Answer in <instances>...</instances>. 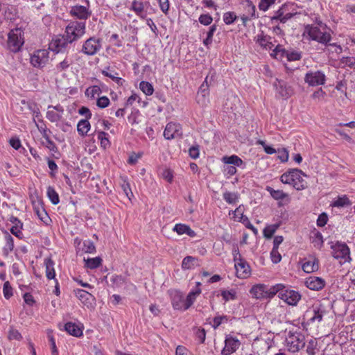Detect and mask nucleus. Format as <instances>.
<instances>
[{"instance_id": "nucleus-40", "label": "nucleus", "mask_w": 355, "mask_h": 355, "mask_svg": "<svg viewBox=\"0 0 355 355\" xmlns=\"http://www.w3.org/2000/svg\"><path fill=\"white\" fill-rule=\"evenodd\" d=\"M287 51H286L281 45H277L272 50L270 55L275 58L276 59L282 60L285 58Z\"/></svg>"}, {"instance_id": "nucleus-59", "label": "nucleus", "mask_w": 355, "mask_h": 355, "mask_svg": "<svg viewBox=\"0 0 355 355\" xmlns=\"http://www.w3.org/2000/svg\"><path fill=\"white\" fill-rule=\"evenodd\" d=\"M3 295L6 299H9L12 296V288L9 282H6L3 284Z\"/></svg>"}, {"instance_id": "nucleus-21", "label": "nucleus", "mask_w": 355, "mask_h": 355, "mask_svg": "<svg viewBox=\"0 0 355 355\" xmlns=\"http://www.w3.org/2000/svg\"><path fill=\"white\" fill-rule=\"evenodd\" d=\"M293 17V12H288L285 10H283V8H279L275 12V15L271 17V20L272 21H279L281 23L284 24Z\"/></svg>"}, {"instance_id": "nucleus-60", "label": "nucleus", "mask_w": 355, "mask_h": 355, "mask_svg": "<svg viewBox=\"0 0 355 355\" xmlns=\"http://www.w3.org/2000/svg\"><path fill=\"white\" fill-rule=\"evenodd\" d=\"M121 188L125 196L130 200V198L133 196V194L131 191L130 184L126 180H123V183L121 184Z\"/></svg>"}, {"instance_id": "nucleus-19", "label": "nucleus", "mask_w": 355, "mask_h": 355, "mask_svg": "<svg viewBox=\"0 0 355 355\" xmlns=\"http://www.w3.org/2000/svg\"><path fill=\"white\" fill-rule=\"evenodd\" d=\"M200 266L199 259L192 256H187L182 262V268L183 270H192Z\"/></svg>"}, {"instance_id": "nucleus-41", "label": "nucleus", "mask_w": 355, "mask_h": 355, "mask_svg": "<svg viewBox=\"0 0 355 355\" xmlns=\"http://www.w3.org/2000/svg\"><path fill=\"white\" fill-rule=\"evenodd\" d=\"M47 196L49 198L50 201L53 205H58L60 202V198L58 193L52 187H49L47 188Z\"/></svg>"}, {"instance_id": "nucleus-63", "label": "nucleus", "mask_w": 355, "mask_h": 355, "mask_svg": "<svg viewBox=\"0 0 355 355\" xmlns=\"http://www.w3.org/2000/svg\"><path fill=\"white\" fill-rule=\"evenodd\" d=\"M35 212L37 215L38 216L39 218L43 221L44 223H46L47 220L49 219L47 213L45 211L44 209H42L40 210V209H35Z\"/></svg>"}, {"instance_id": "nucleus-42", "label": "nucleus", "mask_w": 355, "mask_h": 355, "mask_svg": "<svg viewBox=\"0 0 355 355\" xmlns=\"http://www.w3.org/2000/svg\"><path fill=\"white\" fill-rule=\"evenodd\" d=\"M223 199L229 204H235L239 200V194L226 191L223 193Z\"/></svg>"}, {"instance_id": "nucleus-56", "label": "nucleus", "mask_w": 355, "mask_h": 355, "mask_svg": "<svg viewBox=\"0 0 355 355\" xmlns=\"http://www.w3.org/2000/svg\"><path fill=\"white\" fill-rule=\"evenodd\" d=\"M198 21L201 24L208 26L211 24L213 18L209 14H202L200 15Z\"/></svg>"}, {"instance_id": "nucleus-28", "label": "nucleus", "mask_w": 355, "mask_h": 355, "mask_svg": "<svg viewBox=\"0 0 355 355\" xmlns=\"http://www.w3.org/2000/svg\"><path fill=\"white\" fill-rule=\"evenodd\" d=\"M201 293V290L198 288L196 291L189 292L187 298L184 300V310L188 309L195 302L196 296Z\"/></svg>"}, {"instance_id": "nucleus-27", "label": "nucleus", "mask_w": 355, "mask_h": 355, "mask_svg": "<svg viewBox=\"0 0 355 355\" xmlns=\"http://www.w3.org/2000/svg\"><path fill=\"white\" fill-rule=\"evenodd\" d=\"M284 288V285L282 284H277L275 286H272L270 288L266 286V298H272L276 294H278V297H279V293H282V291Z\"/></svg>"}, {"instance_id": "nucleus-50", "label": "nucleus", "mask_w": 355, "mask_h": 355, "mask_svg": "<svg viewBox=\"0 0 355 355\" xmlns=\"http://www.w3.org/2000/svg\"><path fill=\"white\" fill-rule=\"evenodd\" d=\"M237 16L234 12H227L223 15V21L227 25L233 24Z\"/></svg>"}, {"instance_id": "nucleus-8", "label": "nucleus", "mask_w": 355, "mask_h": 355, "mask_svg": "<svg viewBox=\"0 0 355 355\" xmlns=\"http://www.w3.org/2000/svg\"><path fill=\"white\" fill-rule=\"evenodd\" d=\"M72 42L67 40V37L64 34L62 36L53 40L51 44V48L53 51L56 52L57 54L64 53L68 54L69 51L71 49Z\"/></svg>"}, {"instance_id": "nucleus-14", "label": "nucleus", "mask_w": 355, "mask_h": 355, "mask_svg": "<svg viewBox=\"0 0 355 355\" xmlns=\"http://www.w3.org/2000/svg\"><path fill=\"white\" fill-rule=\"evenodd\" d=\"M182 135V131L180 124L173 122L167 123L164 131V137L168 140L180 137Z\"/></svg>"}, {"instance_id": "nucleus-16", "label": "nucleus", "mask_w": 355, "mask_h": 355, "mask_svg": "<svg viewBox=\"0 0 355 355\" xmlns=\"http://www.w3.org/2000/svg\"><path fill=\"white\" fill-rule=\"evenodd\" d=\"M305 285L311 290L319 291L324 288L325 281L321 277L311 276L306 278Z\"/></svg>"}, {"instance_id": "nucleus-53", "label": "nucleus", "mask_w": 355, "mask_h": 355, "mask_svg": "<svg viewBox=\"0 0 355 355\" xmlns=\"http://www.w3.org/2000/svg\"><path fill=\"white\" fill-rule=\"evenodd\" d=\"M46 118L51 122H58L61 119L62 116L54 110H50V109H49L46 112Z\"/></svg>"}, {"instance_id": "nucleus-61", "label": "nucleus", "mask_w": 355, "mask_h": 355, "mask_svg": "<svg viewBox=\"0 0 355 355\" xmlns=\"http://www.w3.org/2000/svg\"><path fill=\"white\" fill-rule=\"evenodd\" d=\"M328 221V216L326 213H322L319 215L318 220H317V225L318 227H323L324 226Z\"/></svg>"}, {"instance_id": "nucleus-4", "label": "nucleus", "mask_w": 355, "mask_h": 355, "mask_svg": "<svg viewBox=\"0 0 355 355\" xmlns=\"http://www.w3.org/2000/svg\"><path fill=\"white\" fill-rule=\"evenodd\" d=\"M24 43V32L21 28H15L9 32L7 48L11 52L17 53L19 51Z\"/></svg>"}, {"instance_id": "nucleus-25", "label": "nucleus", "mask_w": 355, "mask_h": 355, "mask_svg": "<svg viewBox=\"0 0 355 355\" xmlns=\"http://www.w3.org/2000/svg\"><path fill=\"white\" fill-rule=\"evenodd\" d=\"M250 293L257 299L266 298V286L263 284L254 286L251 288Z\"/></svg>"}, {"instance_id": "nucleus-7", "label": "nucleus", "mask_w": 355, "mask_h": 355, "mask_svg": "<svg viewBox=\"0 0 355 355\" xmlns=\"http://www.w3.org/2000/svg\"><path fill=\"white\" fill-rule=\"evenodd\" d=\"M101 48V40L92 37L83 43L81 52L87 55H94L96 54Z\"/></svg>"}, {"instance_id": "nucleus-51", "label": "nucleus", "mask_w": 355, "mask_h": 355, "mask_svg": "<svg viewBox=\"0 0 355 355\" xmlns=\"http://www.w3.org/2000/svg\"><path fill=\"white\" fill-rule=\"evenodd\" d=\"M279 8H283V10H285L288 12H293V16L297 14V6L293 3H286L283 4Z\"/></svg>"}, {"instance_id": "nucleus-1", "label": "nucleus", "mask_w": 355, "mask_h": 355, "mask_svg": "<svg viewBox=\"0 0 355 355\" xmlns=\"http://www.w3.org/2000/svg\"><path fill=\"white\" fill-rule=\"evenodd\" d=\"M327 27L324 26L322 29L318 26L313 25H307L305 27V31L312 40H315L324 45H329L335 47V51L337 53L342 52V47L336 44H329L331 40V36L329 32L327 31Z\"/></svg>"}, {"instance_id": "nucleus-12", "label": "nucleus", "mask_w": 355, "mask_h": 355, "mask_svg": "<svg viewBox=\"0 0 355 355\" xmlns=\"http://www.w3.org/2000/svg\"><path fill=\"white\" fill-rule=\"evenodd\" d=\"M49 51L46 49H39L31 56V63L34 67L42 68L49 60Z\"/></svg>"}, {"instance_id": "nucleus-30", "label": "nucleus", "mask_w": 355, "mask_h": 355, "mask_svg": "<svg viewBox=\"0 0 355 355\" xmlns=\"http://www.w3.org/2000/svg\"><path fill=\"white\" fill-rule=\"evenodd\" d=\"M90 129V123L87 119H81L77 125V130L81 136H85Z\"/></svg>"}, {"instance_id": "nucleus-22", "label": "nucleus", "mask_w": 355, "mask_h": 355, "mask_svg": "<svg viewBox=\"0 0 355 355\" xmlns=\"http://www.w3.org/2000/svg\"><path fill=\"white\" fill-rule=\"evenodd\" d=\"M64 330L70 335L80 337L83 335V329L76 324L69 322L64 325Z\"/></svg>"}, {"instance_id": "nucleus-10", "label": "nucleus", "mask_w": 355, "mask_h": 355, "mask_svg": "<svg viewBox=\"0 0 355 355\" xmlns=\"http://www.w3.org/2000/svg\"><path fill=\"white\" fill-rule=\"evenodd\" d=\"M304 81L312 87L322 85L325 83V75L321 71H310L306 73Z\"/></svg>"}, {"instance_id": "nucleus-46", "label": "nucleus", "mask_w": 355, "mask_h": 355, "mask_svg": "<svg viewBox=\"0 0 355 355\" xmlns=\"http://www.w3.org/2000/svg\"><path fill=\"white\" fill-rule=\"evenodd\" d=\"M101 93V89L100 87L97 85L92 86L89 87L85 91V95L88 97L95 98L96 96H99Z\"/></svg>"}, {"instance_id": "nucleus-52", "label": "nucleus", "mask_w": 355, "mask_h": 355, "mask_svg": "<svg viewBox=\"0 0 355 355\" xmlns=\"http://www.w3.org/2000/svg\"><path fill=\"white\" fill-rule=\"evenodd\" d=\"M83 250L85 253H93L95 252L96 248L92 241L87 240L83 242Z\"/></svg>"}, {"instance_id": "nucleus-48", "label": "nucleus", "mask_w": 355, "mask_h": 355, "mask_svg": "<svg viewBox=\"0 0 355 355\" xmlns=\"http://www.w3.org/2000/svg\"><path fill=\"white\" fill-rule=\"evenodd\" d=\"M318 346V342L315 339H311L308 342V345L306 346V353L309 355H315V350L317 349Z\"/></svg>"}, {"instance_id": "nucleus-47", "label": "nucleus", "mask_w": 355, "mask_h": 355, "mask_svg": "<svg viewBox=\"0 0 355 355\" xmlns=\"http://www.w3.org/2000/svg\"><path fill=\"white\" fill-rule=\"evenodd\" d=\"M277 0H260L259 3V9L261 11H267L273 4L275 3Z\"/></svg>"}, {"instance_id": "nucleus-45", "label": "nucleus", "mask_w": 355, "mask_h": 355, "mask_svg": "<svg viewBox=\"0 0 355 355\" xmlns=\"http://www.w3.org/2000/svg\"><path fill=\"white\" fill-rule=\"evenodd\" d=\"M141 90L146 95H151L153 93L154 89L153 85L146 81H141L139 84Z\"/></svg>"}, {"instance_id": "nucleus-15", "label": "nucleus", "mask_w": 355, "mask_h": 355, "mask_svg": "<svg viewBox=\"0 0 355 355\" xmlns=\"http://www.w3.org/2000/svg\"><path fill=\"white\" fill-rule=\"evenodd\" d=\"M241 345L240 341L232 336H227L225 340V347H223L221 354L230 355L239 347Z\"/></svg>"}, {"instance_id": "nucleus-9", "label": "nucleus", "mask_w": 355, "mask_h": 355, "mask_svg": "<svg viewBox=\"0 0 355 355\" xmlns=\"http://www.w3.org/2000/svg\"><path fill=\"white\" fill-rule=\"evenodd\" d=\"M327 313L324 305L321 303H317L306 311V315L309 316V321L311 323H319L322 320L323 316Z\"/></svg>"}, {"instance_id": "nucleus-13", "label": "nucleus", "mask_w": 355, "mask_h": 355, "mask_svg": "<svg viewBox=\"0 0 355 355\" xmlns=\"http://www.w3.org/2000/svg\"><path fill=\"white\" fill-rule=\"evenodd\" d=\"M279 298L288 305L295 306L301 299V295L297 291L286 288L284 286L282 293H279Z\"/></svg>"}, {"instance_id": "nucleus-36", "label": "nucleus", "mask_w": 355, "mask_h": 355, "mask_svg": "<svg viewBox=\"0 0 355 355\" xmlns=\"http://www.w3.org/2000/svg\"><path fill=\"white\" fill-rule=\"evenodd\" d=\"M279 224H273V225H267L263 229V236L266 239H271L272 236H273V234L277 231V230L279 228Z\"/></svg>"}, {"instance_id": "nucleus-31", "label": "nucleus", "mask_w": 355, "mask_h": 355, "mask_svg": "<svg viewBox=\"0 0 355 355\" xmlns=\"http://www.w3.org/2000/svg\"><path fill=\"white\" fill-rule=\"evenodd\" d=\"M130 10L134 11L136 13V15L139 16L140 17H145V15H144V5L143 2L134 0L132 2Z\"/></svg>"}, {"instance_id": "nucleus-11", "label": "nucleus", "mask_w": 355, "mask_h": 355, "mask_svg": "<svg viewBox=\"0 0 355 355\" xmlns=\"http://www.w3.org/2000/svg\"><path fill=\"white\" fill-rule=\"evenodd\" d=\"M56 62L55 70L57 73H62L67 70L73 64V59L67 53L57 54L54 58Z\"/></svg>"}, {"instance_id": "nucleus-62", "label": "nucleus", "mask_w": 355, "mask_h": 355, "mask_svg": "<svg viewBox=\"0 0 355 355\" xmlns=\"http://www.w3.org/2000/svg\"><path fill=\"white\" fill-rule=\"evenodd\" d=\"M285 57L288 61H296L301 59V55L297 52L287 51Z\"/></svg>"}, {"instance_id": "nucleus-23", "label": "nucleus", "mask_w": 355, "mask_h": 355, "mask_svg": "<svg viewBox=\"0 0 355 355\" xmlns=\"http://www.w3.org/2000/svg\"><path fill=\"white\" fill-rule=\"evenodd\" d=\"M173 230L177 232L179 235L186 234L191 237H194L196 235V232L191 230L189 225L185 224H176Z\"/></svg>"}, {"instance_id": "nucleus-5", "label": "nucleus", "mask_w": 355, "mask_h": 355, "mask_svg": "<svg viewBox=\"0 0 355 355\" xmlns=\"http://www.w3.org/2000/svg\"><path fill=\"white\" fill-rule=\"evenodd\" d=\"M286 344L288 351L291 352H298L305 345L304 336L298 331H289L286 338Z\"/></svg>"}, {"instance_id": "nucleus-38", "label": "nucleus", "mask_w": 355, "mask_h": 355, "mask_svg": "<svg viewBox=\"0 0 355 355\" xmlns=\"http://www.w3.org/2000/svg\"><path fill=\"white\" fill-rule=\"evenodd\" d=\"M266 190L270 193V196L275 200H283L288 196V195L283 192L282 190H275L270 187H267Z\"/></svg>"}, {"instance_id": "nucleus-37", "label": "nucleus", "mask_w": 355, "mask_h": 355, "mask_svg": "<svg viewBox=\"0 0 355 355\" xmlns=\"http://www.w3.org/2000/svg\"><path fill=\"white\" fill-rule=\"evenodd\" d=\"M223 161L225 164H233L234 166H239L243 164V161L236 155L225 156L223 157Z\"/></svg>"}, {"instance_id": "nucleus-29", "label": "nucleus", "mask_w": 355, "mask_h": 355, "mask_svg": "<svg viewBox=\"0 0 355 355\" xmlns=\"http://www.w3.org/2000/svg\"><path fill=\"white\" fill-rule=\"evenodd\" d=\"M318 260L313 259L304 262L302 265V270L306 273H311L318 270Z\"/></svg>"}, {"instance_id": "nucleus-44", "label": "nucleus", "mask_w": 355, "mask_h": 355, "mask_svg": "<svg viewBox=\"0 0 355 355\" xmlns=\"http://www.w3.org/2000/svg\"><path fill=\"white\" fill-rule=\"evenodd\" d=\"M221 296L225 302L234 300L236 298V292L234 289L230 291L223 290L221 291Z\"/></svg>"}, {"instance_id": "nucleus-6", "label": "nucleus", "mask_w": 355, "mask_h": 355, "mask_svg": "<svg viewBox=\"0 0 355 355\" xmlns=\"http://www.w3.org/2000/svg\"><path fill=\"white\" fill-rule=\"evenodd\" d=\"M332 256L336 259H341V262L346 263L350 262L352 259L350 257V250L346 243L342 242H337L331 245Z\"/></svg>"}, {"instance_id": "nucleus-18", "label": "nucleus", "mask_w": 355, "mask_h": 355, "mask_svg": "<svg viewBox=\"0 0 355 355\" xmlns=\"http://www.w3.org/2000/svg\"><path fill=\"white\" fill-rule=\"evenodd\" d=\"M235 268L239 278H245L250 274L249 265L242 259H239V262L235 263Z\"/></svg>"}, {"instance_id": "nucleus-55", "label": "nucleus", "mask_w": 355, "mask_h": 355, "mask_svg": "<svg viewBox=\"0 0 355 355\" xmlns=\"http://www.w3.org/2000/svg\"><path fill=\"white\" fill-rule=\"evenodd\" d=\"M340 62L345 66L355 69V58L354 57H343L340 60Z\"/></svg>"}, {"instance_id": "nucleus-54", "label": "nucleus", "mask_w": 355, "mask_h": 355, "mask_svg": "<svg viewBox=\"0 0 355 355\" xmlns=\"http://www.w3.org/2000/svg\"><path fill=\"white\" fill-rule=\"evenodd\" d=\"M98 139L101 141V144L104 148L110 145V141L107 137V133H105V132H98Z\"/></svg>"}, {"instance_id": "nucleus-39", "label": "nucleus", "mask_w": 355, "mask_h": 355, "mask_svg": "<svg viewBox=\"0 0 355 355\" xmlns=\"http://www.w3.org/2000/svg\"><path fill=\"white\" fill-rule=\"evenodd\" d=\"M102 73L107 77L110 78L112 80H114L118 85L121 86L123 85L124 80H123L121 78L118 77V73L116 72H110L109 68L107 70H103L102 71Z\"/></svg>"}, {"instance_id": "nucleus-32", "label": "nucleus", "mask_w": 355, "mask_h": 355, "mask_svg": "<svg viewBox=\"0 0 355 355\" xmlns=\"http://www.w3.org/2000/svg\"><path fill=\"white\" fill-rule=\"evenodd\" d=\"M270 39L271 38L267 35H260L257 36V42L265 49L270 50L273 46V44L270 41Z\"/></svg>"}, {"instance_id": "nucleus-24", "label": "nucleus", "mask_w": 355, "mask_h": 355, "mask_svg": "<svg viewBox=\"0 0 355 355\" xmlns=\"http://www.w3.org/2000/svg\"><path fill=\"white\" fill-rule=\"evenodd\" d=\"M75 295L85 304L90 303V300L93 298V295L83 289L74 290Z\"/></svg>"}, {"instance_id": "nucleus-3", "label": "nucleus", "mask_w": 355, "mask_h": 355, "mask_svg": "<svg viewBox=\"0 0 355 355\" xmlns=\"http://www.w3.org/2000/svg\"><path fill=\"white\" fill-rule=\"evenodd\" d=\"M85 33V21H71L65 29L64 35L69 42H75Z\"/></svg>"}, {"instance_id": "nucleus-57", "label": "nucleus", "mask_w": 355, "mask_h": 355, "mask_svg": "<svg viewBox=\"0 0 355 355\" xmlns=\"http://www.w3.org/2000/svg\"><path fill=\"white\" fill-rule=\"evenodd\" d=\"M270 257L272 263H278L282 260V256L280 253L279 252L278 249L272 248L270 252Z\"/></svg>"}, {"instance_id": "nucleus-43", "label": "nucleus", "mask_w": 355, "mask_h": 355, "mask_svg": "<svg viewBox=\"0 0 355 355\" xmlns=\"http://www.w3.org/2000/svg\"><path fill=\"white\" fill-rule=\"evenodd\" d=\"M351 205V202L346 196L338 197L334 202L333 206L336 207H343Z\"/></svg>"}, {"instance_id": "nucleus-64", "label": "nucleus", "mask_w": 355, "mask_h": 355, "mask_svg": "<svg viewBox=\"0 0 355 355\" xmlns=\"http://www.w3.org/2000/svg\"><path fill=\"white\" fill-rule=\"evenodd\" d=\"M48 337H49V342H50V345H51V354L52 355H58V351L57 349V347H56V345H55V340L53 338V336L51 334H49L48 335Z\"/></svg>"}, {"instance_id": "nucleus-33", "label": "nucleus", "mask_w": 355, "mask_h": 355, "mask_svg": "<svg viewBox=\"0 0 355 355\" xmlns=\"http://www.w3.org/2000/svg\"><path fill=\"white\" fill-rule=\"evenodd\" d=\"M6 244L3 248V254L8 256V254L13 250L14 241L13 238L9 234H6L5 236Z\"/></svg>"}, {"instance_id": "nucleus-58", "label": "nucleus", "mask_w": 355, "mask_h": 355, "mask_svg": "<svg viewBox=\"0 0 355 355\" xmlns=\"http://www.w3.org/2000/svg\"><path fill=\"white\" fill-rule=\"evenodd\" d=\"M110 104V99L107 96H101L97 99L96 105L100 108H105Z\"/></svg>"}, {"instance_id": "nucleus-35", "label": "nucleus", "mask_w": 355, "mask_h": 355, "mask_svg": "<svg viewBox=\"0 0 355 355\" xmlns=\"http://www.w3.org/2000/svg\"><path fill=\"white\" fill-rule=\"evenodd\" d=\"M243 5L244 6L245 10L246 11L245 15H249L250 17H256V7L253 4L251 0H245L243 1Z\"/></svg>"}, {"instance_id": "nucleus-17", "label": "nucleus", "mask_w": 355, "mask_h": 355, "mask_svg": "<svg viewBox=\"0 0 355 355\" xmlns=\"http://www.w3.org/2000/svg\"><path fill=\"white\" fill-rule=\"evenodd\" d=\"M70 14L76 18L85 20L91 15V12L85 6H74L71 7Z\"/></svg>"}, {"instance_id": "nucleus-26", "label": "nucleus", "mask_w": 355, "mask_h": 355, "mask_svg": "<svg viewBox=\"0 0 355 355\" xmlns=\"http://www.w3.org/2000/svg\"><path fill=\"white\" fill-rule=\"evenodd\" d=\"M44 265L46 268V275L49 279L55 278V273L54 270V262L51 258L44 259Z\"/></svg>"}, {"instance_id": "nucleus-34", "label": "nucleus", "mask_w": 355, "mask_h": 355, "mask_svg": "<svg viewBox=\"0 0 355 355\" xmlns=\"http://www.w3.org/2000/svg\"><path fill=\"white\" fill-rule=\"evenodd\" d=\"M85 266L89 269H95L101 265L102 259L99 257L95 258L84 259Z\"/></svg>"}, {"instance_id": "nucleus-2", "label": "nucleus", "mask_w": 355, "mask_h": 355, "mask_svg": "<svg viewBox=\"0 0 355 355\" xmlns=\"http://www.w3.org/2000/svg\"><path fill=\"white\" fill-rule=\"evenodd\" d=\"M302 176H306V175L301 170L293 168L282 174L280 180L282 183L291 184L296 190L300 191L307 187V183Z\"/></svg>"}, {"instance_id": "nucleus-49", "label": "nucleus", "mask_w": 355, "mask_h": 355, "mask_svg": "<svg viewBox=\"0 0 355 355\" xmlns=\"http://www.w3.org/2000/svg\"><path fill=\"white\" fill-rule=\"evenodd\" d=\"M8 338L10 340H21L22 339V336L19 332L18 330L15 329L13 327H10V328L8 331Z\"/></svg>"}, {"instance_id": "nucleus-20", "label": "nucleus", "mask_w": 355, "mask_h": 355, "mask_svg": "<svg viewBox=\"0 0 355 355\" xmlns=\"http://www.w3.org/2000/svg\"><path fill=\"white\" fill-rule=\"evenodd\" d=\"M171 302L173 307L177 310H184V299L182 294L178 291L173 293L171 296Z\"/></svg>"}]
</instances>
